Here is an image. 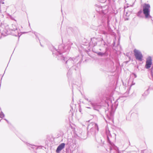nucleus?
I'll return each instance as SVG.
<instances>
[{
  "instance_id": "1",
  "label": "nucleus",
  "mask_w": 153,
  "mask_h": 153,
  "mask_svg": "<svg viewBox=\"0 0 153 153\" xmlns=\"http://www.w3.org/2000/svg\"><path fill=\"white\" fill-rule=\"evenodd\" d=\"M134 52L136 59L140 61H142L143 60V56L141 53L136 49H134Z\"/></svg>"
},
{
  "instance_id": "2",
  "label": "nucleus",
  "mask_w": 153,
  "mask_h": 153,
  "mask_svg": "<svg viewBox=\"0 0 153 153\" xmlns=\"http://www.w3.org/2000/svg\"><path fill=\"white\" fill-rule=\"evenodd\" d=\"M143 13L146 18L148 17L149 16L150 5L147 4H145L143 7Z\"/></svg>"
},
{
  "instance_id": "3",
  "label": "nucleus",
  "mask_w": 153,
  "mask_h": 153,
  "mask_svg": "<svg viewBox=\"0 0 153 153\" xmlns=\"http://www.w3.org/2000/svg\"><path fill=\"white\" fill-rule=\"evenodd\" d=\"M152 64V59L151 57L149 56L146 59L145 68L147 69L149 68Z\"/></svg>"
},
{
  "instance_id": "4",
  "label": "nucleus",
  "mask_w": 153,
  "mask_h": 153,
  "mask_svg": "<svg viewBox=\"0 0 153 153\" xmlns=\"http://www.w3.org/2000/svg\"><path fill=\"white\" fill-rule=\"evenodd\" d=\"M65 143H62L57 148L56 150V153H59L60 151L64 149L65 147Z\"/></svg>"
}]
</instances>
